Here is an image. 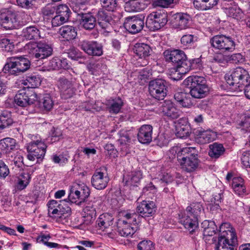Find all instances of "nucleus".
Listing matches in <instances>:
<instances>
[{"label":"nucleus","mask_w":250,"mask_h":250,"mask_svg":"<svg viewBox=\"0 0 250 250\" xmlns=\"http://www.w3.org/2000/svg\"><path fill=\"white\" fill-rule=\"evenodd\" d=\"M237 242L235 230L229 223H222L220 226L219 235L215 250H236Z\"/></svg>","instance_id":"f257e3e1"},{"label":"nucleus","mask_w":250,"mask_h":250,"mask_svg":"<svg viewBox=\"0 0 250 250\" xmlns=\"http://www.w3.org/2000/svg\"><path fill=\"white\" fill-rule=\"evenodd\" d=\"M30 66V62L25 57H9L3 67L2 72L8 75L18 76L27 70Z\"/></svg>","instance_id":"f03ea898"},{"label":"nucleus","mask_w":250,"mask_h":250,"mask_svg":"<svg viewBox=\"0 0 250 250\" xmlns=\"http://www.w3.org/2000/svg\"><path fill=\"white\" fill-rule=\"evenodd\" d=\"M184 83L189 87L190 94L194 98H203L208 93L209 88L206 84V79L203 77L189 76L184 80Z\"/></svg>","instance_id":"7ed1b4c3"},{"label":"nucleus","mask_w":250,"mask_h":250,"mask_svg":"<svg viewBox=\"0 0 250 250\" xmlns=\"http://www.w3.org/2000/svg\"><path fill=\"white\" fill-rule=\"evenodd\" d=\"M227 83L232 86L234 91H242L249 82L250 75L248 72L241 67L234 69L230 74L225 77Z\"/></svg>","instance_id":"20e7f679"},{"label":"nucleus","mask_w":250,"mask_h":250,"mask_svg":"<svg viewBox=\"0 0 250 250\" xmlns=\"http://www.w3.org/2000/svg\"><path fill=\"white\" fill-rule=\"evenodd\" d=\"M140 216L136 213H126L124 218L120 219L117 223L118 232L123 237H131L137 230Z\"/></svg>","instance_id":"39448f33"},{"label":"nucleus","mask_w":250,"mask_h":250,"mask_svg":"<svg viewBox=\"0 0 250 250\" xmlns=\"http://www.w3.org/2000/svg\"><path fill=\"white\" fill-rule=\"evenodd\" d=\"M24 50L32 58L39 60L46 59L52 54V46L42 42H29L24 46Z\"/></svg>","instance_id":"423d86ee"},{"label":"nucleus","mask_w":250,"mask_h":250,"mask_svg":"<svg viewBox=\"0 0 250 250\" xmlns=\"http://www.w3.org/2000/svg\"><path fill=\"white\" fill-rule=\"evenodd\" d=\"M183 156H180L178 163L181 168L187 172L194 171L198 166L199 160L195 148L186 147L182 151Z\"/></svg>","instance_id":"0eeeda50"},{"label":"nucleus","mask_w":250,"mask_h":250,"mask_svg":"<svg viewBox=\"0 0 250 250\" xmlns=\"http://www.w3.org/2000/svg\"><path fill=\"white\" fill-rule=\"evenodd\" d=\"M47 206L49 216L57 220L65 214L68 216L71 212V208L66 204V200L59 201L52 200L48 203Z\"/></svg>","instance_id":"6e6552de"},{"label":"nucleus","mask_w":250,"mask_h":250,"mask_svg":"<svg viewBox=\"0 0 250 250\" xmlns=\"http://www.w3.org/2000/svg\"><path fill=\"white\" fill-rule=\"evenodd\" d=\"M33 137L36 140L32 139V141L27 146L28 152L27 157L28 160L32 161L43 157L46 148V145L40 140L39 137L37 136Z\"/></svg>","instance_id":"1a4fd4ad"},{"label":"nucleus","mask_w":250,"mask_h":250,"mask_svg":"<svg viewBox=\"0 0 250 250\" xmlns=\"http://www.w3.org/2000/svg\"><path fill=\"white\" fill-rule=\"evenodd\" d=\"M212 46L222 51H232L235 49V44L231 37L223 35H216L210 40Z\"/></svg>","instance_id":"9d476101"},{"label":"nucleus","mask_w":250,"mask_h":250,"mask_svg":"<svg viewBox=\"0 0 250 250\" xmlns=\"http://www.w3.org/2000/svg\"><path fill=\"white\" fill-rule=\"evenodd\" d=\"M149 91L151 96L157 100H163L167 95L166 82L161 79L151 81L149 83Z\"/></svg>","instance_id":"9b49d317"},{"label":"nucleus","mask_w":250,"mask_h":250,"mask_svg":"<svg viewBox=\"0 0 250 250\" xmlns=\"http://www.w3.org/2000/svg\"><path fill=\"white\" fill-rule=\"evenodd\" d=\"M167 22L166 14L160 12H153L148 16L146 25L150 30H157L164 26Z\"/></svg>","instance_id":"f8f14e48"},{"label":"nucleus","mask_w":250,"mask_h":250,"mask_svg":"<svg viewBox=\"0 0 250 250\" xmlns=\"http://www.w3.org/2000/svg\"><path fill=\"white\" fill-rule=\"evenodd\" d=\"M19 15L6 9L0 10V23L8 28H17L20 24Z\"/></svg>","instance_id":"ddd939ff"},{"label":"nucleus","mask_w":250,"mask_h":250,"mask_svg":"<svg viewBox=\"0 0 250 250\" xmlns=\"http://www.w3.org/2000/svg\"><path fill=\"white\" fill-rule=\"evenodd\" d=\"M144 19L145 17L142 15L128 17L125 18L124 27L131 34H137L140 32L144 26Z\"/></svg>","instance_id":"4468645a"},{"label":"nucleus","mask_w":250,"mask_h":250,"mask_svg":"<svg viewBox=\"0 0 250 250\" xmlns=\"http://www.w3.org/2000/svg\"><path fill=\"white\" fill-rule=\"evenodd\" d=\"M79 46L89 55L100 56L103 54V47L96 41L84 40L80 42Z\"/></svg>","instance_id":"2eb2a0df"},{"label":"nucleus","mask_w":250,"mask_h":250,"mask_svg":"<svg viewBox=\"0 0 250 250\" xmlns=\"http://www.w3.org/2000/svg\"><path fill=\"white\" fill-rule=\"evenodd\" d=\"M179 216L180 222L190 233H193L197 229L199 219L193 216V214L184 211L179 214Z\"/></svg>","instance_id":"dca6fc26"},{"label":"nucleus","mask_w":250,"mask_h":250,"mask_svg":"<svg viewBox=\"0 0 250 250\" xmlns=\"http://www.w3.org/2000/svg\"><path fill=\"white\" fill-rule=\"evenodd\" d=\"M159 112L172 119L178 118L181 114V111L170 101H165L159 107Z\"/></svg>","instance_id":"f3484780"},{"label":"nucleus","mask_w":250,"mask_h":250,"mask_svg":"<svg viewBox=\"0 0 250 250\" xmlns=\"http://www.w3.org/2000/svg\"><path fill=\"white\" fill-rule=\"evenodd\" d=\"M109 180L107 174L100 170H96L91 177V182L96 189L102 190L106 187Z\"/></svg>","instance_id":"a211bd4d"},{"label":"nucleus","mask_w":250,"mask_h":250,"mask_svg":"<svg viewBox=\"0 0 250 250\" xmlns=\"http://www.w3.org/2000/svg\"><path fill=\"white\" fill-rule=\"evenodd\" d=\"M190 21L191 17L188 14L184 13H177L173 15L171 24L173 28L181 30L189 27V23Z\"/></svg>","instance_id":"6ab92c4d"},{"label":"nucleus","mask_w":250,"mask_h":250,"mask_svg":"<svg viewBox=\"0 0 250 250\" xmlns=\"http://www.w3.org/2000/svg\"><path fill=\"white\" fill-rule=\"evenodd\" d=\"M155 203L153 201L144 200L137 203L136 210L142 217L152 216L155 212Z\"/></svg>","instance_id":"aec40b11"},{"label":"nucleus","mask_w":250,"mask_h":250,"mask_svg":"<svg viewBox=\"0 0 250 250\" xmlns=\"http://www.w3.org/2000/svg\"><path fill=\"white\" fill-rule=\"evenodd\" d=\"M163 55L166 62H172L175 66L186 59V55L184 52L179 49L165 50Z\"/></svg>","instance_id":"412c9836"},{"label":"nucleus","mask_w":250,"mask_h":250,"mask_svg":"<svg viewBox=\"0 0 250 250\" xmlns=\"http://www.w3.org/2000/svg\"><path fill=\"white\" fill-rule=\"evenodd\" d=\"M95 203L94 201H90L86 203L83 208L82 216L83 218V223L86 225L91 224L96 218Z\"/></svg>","instance_id":"4be33fe9"},{"label":"nucleus","mask_w":250,"mask_h":250,"mask_svg":"<svg viewBox=\"0 0 250 250\" xmlns=\"http://www.w3.org/2000/svg\"><path fill=\"white\" fill-rule=\"evenodd\" d=\"M58 85L63 98L67 99L72 97L74 90L71 81L65 78H61L58 81Z\"/></svg>","instance_id":"5701e85b"},{"label":"nucleus","mask_w":250,"mask_h":250,"mask_svg":"<svg viewBox=\"0 0 250 250\" xmlns=\"http://www.w3.org/2000/svg\"><path fill=\"white\" fill-rule=\"evenodd\" d=\"M216 137V133L210 129L197 130L196 132L195 140L198 144H206L212 142Z\"/></svg>","instance_id":"b1692460"},{"label":"nucleus","mask_w":250,"mask_h":250,"mask_svg":"<svg viewBox=\"0 0 250 250\" xmlns=\"http://www.w3.org/2000/svg\"><path fill=\"white\" fill-rule=\"evenodd\" d=\"M153 127L151 125H142L138 133V141L142 144H149L152 140Z\"/></svg>","instance_id":"393cba45"},{"label":"nucleus","mask_w":250,"mask_h":250,"mask_svg":"<svg viewBox=\"0 0 250 250\" xmlns=\"http://www.w3.org/2000/svg\"><path fill=\"white\" fill-rule=\"evenodd\" d=\"M134 51L139 59L146 61L144 65L147 63L146 59L150 56L152 49L149 45L144 43H136L134 46Z\"/></svg>","instance_id":"a878e982"},{"label":"nucleus","mask_w":250,"mask_h":250,"mask_svg":"<svg viewBox=\"0 0 250 250\" xmlns=\"http://www.w3.org/2000/svg\"><path fill=\"white\" fill-rule=\"evenodd\" d=\"M72 191L74 192L80 202H84L85 199L87 198L90 194V190L87 186L84 184H73L70 187Z\"/></svg>","instance_id":"bb28decb"},{"label":"nucleus","mask_w":250,"mask_h":250,"mask_svg":"<svg viewBox=\"0 0 250 250\" xmlns=\"http://www.w3.org/2000/svg\"><path fill=\"white\" fill-rule=\"evenodd\" d=\"M105 104L109 113L116 114L120 112L123 105V102L118 97L114 99L106 100L105 102Z\"/></svg>","instance_id":"cd10ccee"},{"label":"nucleus","mask_w":250,"mask_h":250,"mask_svg":"<svg viewBox=\"0 0 250 250\" xmlns=\"http://www.w3.org/2000/svg\"><path fill=\"white\" fill-rule=\"evenodd\" d=\"M113 217L111 214L107 213H103L97 219V226L99 229L104 230L113 225Z\"/></svg>","instance_id":"c85d7f7f"},{"label":"nucleus","mask_w":250,"mask_h":250,"mask_svg":"<svg viewBox=\"0 0 250 250\" xmlns=\"http://www.w3.org/2000/svg\"><path fill=\"white\" fill-rule=\"evenodd\" d=\"M145 0H131L125 3V10L128 12L143 11L147 7Z\"/></svg>","instance_id":"c756f323"},{"label":"nucleus","mask_w":250,"mask_h":250,"mask_svg":"<svg viewBox=\"0 0 250 250\" xmlns=\"http://www.w3.org/2000/svg\"><path fill=\"white\" fill-rule=\"evenodd\" d=\"M199 62L200 59L199 58L192 59L191 61V60H188L187 58L185 59L184 60L180 62L176 66L177 67L176 71L181 74L185 75L191 69L194 62L197 63Z\"/></svg>","instance_id":"7c9ffc66"},{"label":"nucleus","mask_w":250,"mask_h":250,"mask_svg":"<svg viewBox=\"0 0 250 250\" xmlns=\"http://www.w3.org/2000/svg\"><path fill=\"white\" fill-rule=\"evenodd\" d=\"M224 11L226 15L237 20L243 18L244 13L238 6L235 3H231L228 7L224 8Z\"/></svg>","instance_id":"2f4dec72"},{"label":"nucleus","mask_w":250,"mask_h":250,"mask_svg":"<svg viewBox=\"0 0 250 250\" xmlns=\"http://www.w3.org/2000/svg\"><path fill=\"white\" fill-rule=\"evenodd\" d=\"M16 141L12 138H5L0 140V153L6 154L14 150Z\"/></svg>","instance_id":"473e14b6"},{"label":"nucleus","mask_w":250,"mask_h":250,"mask_svg":"<svg viewBox=\"0 0 250 250\" xmlns=\"http://www.w3.org/2000/svg\"><path fill=\"white\" fill-rule=\"evenodd\" d=\"M232 187L234 192L239 196L246 193V188L244 179L240 177H234L232 178Z\"/></svg>","instance_id":"72a5a7b5"},{"label":"nucleus","mask_w":250,"mask_h":250,"mask_svg":"<svg viewBox=\"0 0 250 250\" xmlns=\"http://www.w3.org/2000/svg\"><path fill=\"white\" fill-rule=\"evenodd\" d=\"M142 178V173L140 170L133 171L124 176V181L128 186H137Z\"/></svg>","instance_id":"f704fd0d"},{"label":"nucleus","mask_w":250,"mask_h":250,"mask_svg":"<svg viewBox=\"0 0 250 250\" xmlns=\"http://www.w3.org/2000/svg\"><path fill=\"white\" fill-rule=\"evenodd\" d=\"M219 0H194V7L200 10H208L216 6Z\"/></svg>","instance_id":"c9c22d12"},{"label":"nucleus","mask_w":250,"mask_h":250,"mask_svg":"<svg viewBox=\"0 0 250 250\" xmlns=\"http://www.w3.org/2000/svg\"><path fill=\"white\" fill-rule=\"evenodd\" d=\"M175 100L184 107H189L193 103L189 95L185 92H177L174 94Z\"/></svg>","instance_id":"e433bc0d"},{"label":"nucleus","mask_w":250,"mask_h":250,"mask_svg":"<svg viewBox=\"0 0 250 250\" xmlns=\"http://www.w3.org/2000/svg\"><path fill=\"white\" fill-rule=\"evenodd\" d=\"M59 32L60 35L67 41L74 39L77 35L75 28L70 25H64L61 27Z\"/></svg>","instance_id":"4c0bfd02"},{"label":"nucleus","mask_w":250,"mask_h":250,"mask_svg":"<svg viewBox=\"0 0 250 250\" xmlns=\"http://www.w3.org/2000/svg\"><path fill=\"white\" fill-rule=\"evenodd\" d=\"M98 23L101 28L103 29H108L110 24L109 22V17L103 9H100L96 14Z\"/></svg>","instance_id":"58836bf2"},{"label":"nucleus","mask_w":250,"mask_h":250,"mask_svg":"<svg viewBox=\"0 0 250 250\" xmlns=\"http://www.w3.org/2000/svg\"><path fill=\"white\" fill-rule=\"evenodd\" d=\"M28 94L25 89L19 90L14 97V102L21 107L28 105Z\"/></svg>","instance_id":"ea45409f"},{"label":"nucleus","mask_w":250,"mask_h":250,"mask_svg":"<svg viewBox=\"0 0 250 250\" xmlns=\"http://www.w3.org/2000/svg\"><path fill=\"white\" fill-rule=\"evenodd\" d=\"M22 36L27 40L38 39L40 37L39 30L35 26H30L22 29Z\"/></svg>","instance_id":"a19ab883"},{"label":"nucleus","mask_w":250,"mask_h":250,"mask_svg":"<svg viewBox=\"0 0 250 250\" xmlns=\"http://www.w3.org/2000/svg\"><path fill=\"white\" fill-rule=\"evenodd\" d=\"M208 155L212 158H218L225 151V148L222 144L214 143L209 146Z\"/></svg>","instance_id":"79ce46f5"},{"label":"nucleus","mask_w":250,"mask_h":250,"mask_svg":"<svg viewBox=\"0 0 250 250\" xmlns=\"http://www.w3.org/2000/svg\"><path fill=\"white\" fill-rule=\"evenodd\" d=\"M13 123L11 113L4 110L0 115V129H3L10 126Z\"/></svg>","instance_id":"37998d69"},{"label":"nucleus","mask_w":250,"mask_h":250,"mask_svg":"<svg viewBox=\"0 0 250 250\" xmlns=\"http://www.w3.org/2000/svg\"><path fill=\"white\" fill-rule=\"evenodd\" d=\"M184 211L192 214L193 216L194 215V216L199 219L201 213L204 211V208L202 204L200 202H196L188 207Z\"/></svg>","instance_id":"c03bdc74"},{"label":"nucleus","mask_w":250,"mask_h":250,"mask_svg":"<svg viewBox=\"0 0 250 250\" xmlns=\"http://www.w3.org/2000/svg\"><path fill=\"white\" fill-rule=\"evenodd\" d=\"M41 83V79L38 76L31 75L26 77L22 83L27 88H34L40 85Z\"/></svg>","instance_id":"a18cd8bd"},{"label":"nucleus","mask_w":250,"mask_h":250,"mask_svg":"<svg viewBox=\"0 0 250 250\" xmlns=\"http://www.w3.org/2000/svg\"><path fill=\"white\" fill-rule=\"evenodd\" d=\"M81 23L85 29L91 30L95 26L96 20L91 15L85 14L83 15Z\"/></svg>","instance_id":"49530a36"},{"label":"nucleus","mask_w":250,"mask_h":250,"mask_svg":"<svg viewBox=\"0 0 250 250\" xmlns=\"http://www.w3.org/2000/svg\"><path fill=\"white\" fill-rule=\"evenodd\" d=\"M31 176L28 173H21L18 177L17 188L20 190L24 189L29 184Z\"/></svg>","instance_id":"de8ad7c7"},{"label":"nucleus","mask_w":250,"mask_h":250,"mask_svg":"<svg viewBox=\"0 0 250 250\" xmlns=\"http://www.w3.org/2000/svg\"><path fill=\"white\" fill-rule=\"evenodd\" d=\"M71 11L68 7L65 4L59 5L56 8V13L57 15L68 21Z\"/></svg>","instance_id":"09e8293b"},{"label":"nucleus","mask_w":250,"mask_h":250,"mask_svg":"<svg viewBox=\"0 0 250 250\" xmlns=\"http://www.w3.org/2000/svg\"><path fill=\"white\" fill-rule=\"evenodd\" d=\"M185 147L181 148L178 146H174L171 148L167 152V155L169 159H173L176 157L177 158V160L179 162L180 156L182 157L183 152Z\"/></svg>","instance_id":"8fccbe9b"},{"label":"nucleus","mask_w":250,"mask_h":250,"mask_svg":"<svg viewBox=\"0 0 250 250\" xmlns=\"http://www.w3.org/2000/svg\"><path fill=\"white\" fill-rule=\"evenodd\" d=\"M103 8L108 11H113L117 6L116 0H100Z\"/></svg>","instance_id":"3c124183"},{"label":"nucleus","mask_w":250,"mask_h":250,"mask_svg":"<svg viewBox=\"0 0 250 250\" xmlns=\"http://www.w3.org/2000/svg\"><path fill=\"white\" fill-rule=\"evenodd\" d=\"M0 47L3 50L10 52L13 50L14 44L10 40L3 38L0 39Z\"/></svg>","instance_id":"603ef678"},{"label":"nucleus","mask_w":250,"mask_h":250,"mask_svg":"<svg viewBox=\"0 0 250 250\" xmlns=\"http://www.w3.org/2000/svg\"><path fill=\"white\" fill-rule=\"evenodd\" d=\"M238 128L244 132H250V116H245L238 124Z\"/></svg>","instance_id":"864d4df0"},{"label":"nucleus","mask_w":250,"mask_h":250,"mask_svg":"<svg viewBox=\"0 0 250 250\" xmlns=\"http://www.w3.org/2000/svg\"><path fill=\"white\" fill-rule=\"evenodd\" d=\"M197 37L193 35L187 34L183 36L181 39V43L185 46H190L196 41Z\"/></svg>","instance_id":"5fc2aeb1"},{"label":"nucleus","mask_w":250,"mask_h":250,"mask_svg":"<svg viewBox=\"0 0 250 250\" xmlns=\"http://www.w3.org/2000/svg\"><path fill=\"white\" fill-rule=\"evenodd\" d=\"M223 197L222 193H219L214 195L211 199V202H213L214 205H211V207H210L211 210H217L219 209V204L222 202Z\"/></svg>","instance_id":"6e6d98bb"},{"label":"nucleus","mask_w":250,"mask_h":250,"mask_svg":"<svg viewBox=\"0 0 250 250\" xmlns=\"http://www.w3.org/2000/svg\"><path fill=\"white\" fill-rule=\"evenodd\" d=\"M42 104L44 108L46 110H50L52 109L54 103L50 94H45L43 95Z\"/></svg>","instance_id":"4d7b16f0"},{"label":"nucleus","mask_w":250,"mask_h":250,"mask_svg":"<svg viewBox=\"0 0 250 250\" xmlns=\"http://www.w3.org/2000/svg\"><path fill=\"white\" fill-rule=\"evenodd\" d=\"M176 135L178 137L183 138L187 136L188 135V127L186 125H176Z\"/></svg>","instance_id":"13d9d810"},{"label":"nucleus","mask_w":250,"mask_h":250,"mask_svg":"<svg viewBox=\"0 0 250 250\" xmlns=\"http://www.w3.org/2000/svg\"><path fill=\"white\" fill-rule=\"evenodd\" d=\"M154 247L151 241H142L138 245V250H153Z\"/></svg>","instance_id":"bf43d9fd"},{"label":"nucleus","mask_w":250,"mask_h":250,"mask_svg":"<svg viewBox=\"0 0 250 250\" xmlns=\"http://www.w3.org/2000/svg\"><path fill=\"white\" fill-rule=\"evenodd\" d=\"M83 106L86 111L92 112L98 111L101 108L100 107L98 106V103L93 100L86 102Z\"/></svg>","instance_id":"052dcab7"},{"label":"nucleus","mask_w":250,"mask_h":250,"mask_svg":"<svg viewBox=\"0 0 250 250\" xmlns=\"http://www.w3.org/2000/svg\"><path fill=\"white\" fill-rule=\"evenodd\" d=\"M242 165L246 168H250V151H244L241 157Z\"/></svg>","instance_id":"680f3d73"},{"label":"nucleus","mask_w":250,"mask_h":250,"mask_svg":"<svg viewBox=\"0 0 250 250\" xmlns=\"http://www.w3.org/2000/svg\"><path fill=\"white\" fill-rule=\"evenodd\" d=\"M173 1V0H154L152 4L153 7H167Z\"/></svg>","instance_id":"e2e57ef3"},{"label":"nucleus","mask_w":250,"mask_h":250,"mask_svg":"<svg viewBox=\"0 0 250 250\" xmlns=\"http://www.w3.org/2000/svg\"><path fill=\"white\" fill-rule=\"evenodd\" d=\"M120 139H119V142L120 145L123 146H126L129 142L130 138L127 132L121 131L120 132Z\"/></svg>","instance_id":"0e129e2a"},{"label":"nucleus","mask_w":250,"mask_h":250,"mask_svg":"<svg viewBox=\"0 0 250 250\" xmlns=\"http://www.w3.org/2000/svg\"><path fill=\"white\" fill-rule=\"evenodd\" d=\"M42 11L43 16L51 17L56 12V8L54 6L47 5L43 7Z\"/></svg>","instance_id":"69168bd1"},{"label":"nucleus","mask_w":250,"mask_h":250,"mask_svg":"<svg viewBox=\"0 0 250 250\" xmlns=\"http://www.w3.org/2000/svg\"><path fill=\"white\" fill-rule=\"evenodd\" d=\"M216 226L214 222H211L210 226L206 230H203V234L206 236H213L216 233Z\"/></svg>","instance_id":"338daca9"},{"label":"nucleus","mask_w":250,"mask_h":250,"mask_svg":"<svg viewBox=\"0 0 250 250\" xmlns=\"http://www.w3.org/2000/svg\"><path fill=\"white\" fill-rule=\"evenodd\" d=\"M67 21L65 19V18H62L56 14V16L52 19L51 22L53 26L56 27L61 25Z\"/></svg>","instance_id":"774afa93"}]
</instances>
